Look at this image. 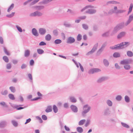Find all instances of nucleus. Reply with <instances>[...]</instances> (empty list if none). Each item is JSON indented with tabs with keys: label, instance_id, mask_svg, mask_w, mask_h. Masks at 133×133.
I'll use <instances>...</instances> for the list:
<instances>
[{
	"label": "nucleus",
	"instance_id": "nucleus-60",
	"mask_svg": "<svg viewBox=\"0 0 133 133\" xmlns=\"http://www.w3.org/2000/svg\"><path fill=\"white\" fill-rule=\"evenodd\" d=\"M104 49L102 48L101 47L100 48L97 52V54H100L101 52L103 51Z\"/></svg>",
	"mask_w": 133,
	"mask_h": 133
},
{
	"label": "nucleus",
	"instance_id": "nucleus-26",
	"mask_svg": "<svg viewBox=\"0 0 133 133\" xmlns=\"http://www.w3.org/2000/svg\"><path fill=\"white\" fill-rule=\"evenodd\" d=\"M106 103L108 106L111 107L112 106V102L110 100L108 99L107 100L106 102Z\"/></svg>",
	"mask_w": 133,
	"mask_h": 133
},
{
	"label": "nucleus",
	"instance_id": "nucleus-16",
	"mask_svg": "<svg viewBox=\"0 0 133 133\" xmlns=\"http://www.w3.org/2000/svg\"><path fill=\"white\" fill-rule=\"evenodd\" d=\"M7 123L5 121H2L0 122V128H2L5 127Z\"/></svg>",
	"mask_w": 133,
	"mask_h": 133
},
{
	"label": "nucleus",
	"instance_id": "nucleus-18",
	"mask_svg": "<svg viewBox=\"0 0 133 133\" xmlns=\"http://www.w3.org/2000/svg\"><path fill=\"white\" fill-rule=\"evenodd\" d=\"M103 63L105 66H108L109 64V62L108 60L106 59H104L103 60Z\"/></svg>",
	"mask_w": 133,
	"mask_h": 133
},
{
	"label": "nucleus",
	"instance_id": "nucleus-22",
	"mask_svg": "<svg viewBox=\"0 0 133 133\" xmlns=\"http://www.w3.org/2000/svg\"><path fill=\"white\" fill-rule=\"evenodd\" d=\"M121 56L120 53L118 52H115L113 54V56L115 58H117Z\"/></svg>",
	"mask_w": 133,
	"mask_h": 133
},
{
	"label": "nucleus",
	"instance_id": "nucleus-10",
	"mask_svg": "<svg viewBox=\"0 0 133 133\" xmlns=\"http://www.w3.org/2000/svg\"><path fill=\"white\" fill-rule=\"evenodd\" d=\"M71 109L74 112L76 113L77 112L78 110L77 108L75 105H71L70 107Z\"/></svg>",
	"mask_w": 133,
	"mask_h": 133
},
{
	"label": "nucleus",
	"instance_id": "nucleus-44",
	"mask_svg": "<svg viewBox=\"0 0 133 133\" xmlns=\"http://www.w3.org/2000/svg\"><path fill=\"white\" fill-rule=\"evenodd\" d=\"M4 51L5 53L7 55H9L10 54L9 51H8L5 47L3 48Z\"/></svg>",
	"mask_w": 133,
	"mask_h": 133
},
{
	"label": "nucleus",
	"instance_id": "nucleus-54",
	"mask_svg": "<svg viewBox=\"0 0 133 133\" xmlns=\"http://www.w3.org/2000/svg\"><path fill=\"white\" fill-rule=\"evenodd\" d=\"M115 11L113 9H112L109 11L108 12V14L109 15H111L113 13H115Z\"/></svg>",
	"mask_w": 133,
	"mask_h": 133
},
{
	"label": "nucleus",
	"instance_id": "nucleus-5",
	"mask_svg": "<svg viewBox=\"0 0 133 133\" xmlns=\"http://www.w3.org/2000/svg\"><path fill=\"white\" fill-rule=\"evenodd\" d=\"M108 79L107 77H102L99 78L97 80V82L98 83H101Z\"/></svg>",
	"mask_w": 133,
	"mask_h": 133
},
{
	"label": "nucleus",
	"instance_id": "nucleus-56",
	"mask_svg": "<svg viewBox=\"0 0 133 133\" xmlns=\"http://www.w3.org/2000/svg\"><path fill=\"white\" fill-rule=\"evenodd\" d=\"M42 98L40 97H35V98H33L32 99H31V101H37L39 99H41Z\"/></svg>",
	"mask_w": 133,
	"mask_h": 133
},
{
	"label": "nucleus",
	"instance_id": "nucleus-21",
	"mask_svg": "<svg viewBox=\"0 0 133 133\" xmlns=\"http://www.w3.org/2000/svg\"><path fill=\"white\" fill-rule=\"evenodd\" d=\"M101 71V69L98 68L92 69V74L100 72Z\"/></svg>",
	"mask_w": 133,
	"mask_h": 133
},
{
	"label": "nucleus",
	"instance_id": "nucleus-39",
	"mask_svg": "<svg viewBox=\"0 0 133 133\" xmlns=\"http://www.w3.org/2000/svg\"><path fill=\"white\" fill-rule=\"evenodd\" d=\"M9 89L11 92L14 93L16 91L15 87L13 86L10 87H9Z\"/></svg>",
	"mask_w": 133,
	"mask_h": 133
},
{
	"label": "nucleus",
	"instance_id": "nucleus-13",
	"mask_svg": "<svg viewBox=\"0 0 133 133\" xmlns=\"http://www.w3.org/2000/svg\"><path fill=\"white\" fill-rule=\"evenodd\" d=\"M119 30L116 26L114 27L113 30L111 34V35L112 36L116 34Z\"/></svg>",
	"mask_w": 133,
	"mask_h": 133
},
{
	"label": "nucleus",
	"instance_id": "nucleus-24",
	"mask_svg": "<svg viewBox=\"0 0 133 133\" xmlns=\"http://www.w3.org/2000/svg\"><path fill=\"white\" fill-rule=\"evenodd\" d=\"M127 55L129 57H131L133 56V52L130 51H128L127 52Z\"/></svg>",
	"mask_w": 133,
	"mask_h": 133
},
{
	"label": "nucleus",
	"instance_id": "nucleus-11",
	"mask_svg": "<svg viewBox=\"0 0 133 133\" xmlns=\"http://www.w3.org/2000/svg\"><path fill=\"white\" fill-rule=\"evenodd\" d=\"M125 24V23L124 24V22H122L118 24L116 26L120 30V29L124 28L125 26H126Z\"/></svg>",
	"mask_w": 133,
	"mask_h": 133
},
{
	"label": "nucleus",
	"instance_id": "nucleus-27",
	"mask_svg": "<svg viewBox=\"0 0 133 133\" xmlns=\"http://www.w3.org/2000/svg\"><path fill=\"white\" fill-rule=\"evenodd\" d=\"M98 45V43H97L95 44L92 49V53L94 52L97 49Z\"/></svg>",
	"mask_w": 133,
	"mask_h": 133
},
{
	"label": "nucleus",
	"instance_id": "nucleus-32",
	"mask_svg": "<svg viewBox=\"0 0 133 133\" xmlns=\"http://www.w3.org/2000/svg\"><path fill=\"white\" fill-rule=\"evenodd\" d=\"M70 99L71 102L72 103H75L77 101L76 99L72 97H70Z\"/></svg>",
	"mask_w": 133,
	"mask_h": 133
},
{
	"label": "nucleus",
	"instance_id": "nucleus-7",
	"mask_svg": "<svg viewBox=\"0 0 133 133\" xmlns=\"http://www.w3.org/2000/svg\"><path fill=\"white\" fill-rule=\"evenodd\" d=\"M109 48L112 50H117L121 49L119 44L114 46H110Z\"/></svg>",
	"mask_w": 133,
	"mask_h": 133
},
{
	"label": "nucleus",
	"instance_id": "nucleus-4",
	"mask_svg": "<svg viewBox=\"0 0 133 133\" xmlns=\"http://www.w3.org/2000/svg\"><path fill=\"white\" fill-rule=\"evenodd\" d=\"M75 41V38L73 37L70 36L68 38L66 42L68 44H71L74 42Z\"/></svg>",
	"mask_w": 133,
	"mask_h": 133
},
{
	"label": "nucleus",
	"instance_id": "nucleus-19",
	"mask_svg": "<svg viewBox=\"0 0 133 133\" xmlns=\"http://www.w3.org/2000/svg\"><path fill=\"white\" fill-rule=\"evenodd\" d=\"M30 52L29 50H27L25 51L24 56L25 57H28L30 55Z\"/></svg>",
	"mask_w": 133,
	"mask_h": 133
},
{
	"label": "nucleus",
	"instance_id": "nucleus-58",
	"mask_svg": "<svg viewBox=\"0 0 133 133\" xmlns=\"http://www.w3.org/2000/svg\"><path fill=\"white\" fill-rule=\"evenodd\" d=\"M27 67V65L23 63L22 64L21 67V69H23L26 68Z\"/></svg>",
	"mask_w": 133,
	"mask_h": 133
},
{
	"label": "nucleus",
	"instance_id": "nucleus-34",
	"mask_svg": "<svg viewBox=\"0 0 133 133\" xmlns=\"http://www.w3.org/2000/svg\"><path fill=\"white\" fill-rule=\"evenodd\" d=\"M37 53L39 54H43L44 51V50L41 49H38L37 50Z\"/></svg>",
	"mask_w": 133,
	"mask_h": 133
},
{
	"label": "nucleus",
	"instance_id": "nucleus-6",
	"mask_svg": "<svg viewBox=\"0 0 133 133\" xmlns=\"http://www.w3.org/2000/svg\"><path fill=\"white\" fill-rule=\"evenodd\" d=\"M121 49H122L123 48L122 47L124 46L125 45V47H127L130 44V43L129 42H122L120 44H119Z\"/></svg>",
	"mask_w": 133,
	"mask_h": 133
},
{
	"label": "nucleus",
	"instance_id": "nucleus-31",
	"mask_svg": "<svg viewBox=\"0 0 133 133\" xmlns=\"http://www.w3.org/2000/svg\"><path fill=\"white\" fill-rule=\"evenodd\" d=\"M77 131L79 133H82L83 131V130L82 128L80 127H78L77 128Z\"/></svg>",
	"mask_w": 133,
	"mask_h": 133
},
{
	"label": "nucleus",
	"instance_id": "nucleus-8",
	"mask_svg": "<svg viewBox=\"0 0 133 133\" xmlns=\"http://www.w3.org/2000/svg\"><path fill=\"white\" fill-rule=\"evenodd\" d=\"M23 105H21V104L19 105L16 104L14 105V109H16L17 110H20L21 109H23L25 108V106L24 107H20V106H21Z\"/></svg>",
	"mask_w": 133,
	"mask_h": 133
},
{
	"label": "nucleus",
	"instance_id": "nucleus-45",
	"mask_svg": "<svg viewBox=\"0 0 133 133\" xmlns=\"http://www.w3.org/2000/svg\"><path fill=\"white\" fill-rule=\"evenodd\" d=\"M15 14V12H12L11 14L6 15V16L8 18H11L14 16Z\"/></svg>",
	"mask_w": 133,
	"mask_h": 133
},
{
	"label": "nucleus",
	"instance_id": "nucleus-53",
	"mask_svg": "<svg viewBox=\"0 0 133 133\" xmlns=\"http://www.w3.org/2000/svg\"><path fill=\"white\" fill-rule=\"evenodd\" d=\"M122 98V96L120 95H118L116 98V100L118 101H120Z\"/></svg>",
	"mask_w": 133,
	"mask_h": 133
},
{
	"label": "nucleus",
	"instance_id": "nucleus-36",
	"mask_svg": "<svg viewBox=\"0 0 133 133\" xmlns=\"http://www.w3.org/2000/svg\"><path fill=\"white\" fill-rule=\"evenodd\" d=\"M62 42L61 40L59 39H56L54 41V43L56 44H58L61 43Z\"/></svg>",
	"mask_w": 133,
	"mask_h": 133
},
{
	"label": "nucleus",
	"instance_id": "nucleus-49",
	"mask_svg": "<svg viewBox=\"0 0 133 133\" xmlns=\"http://www.w3.org/2000/svg\"><path fill=\"white\" fill-rule=\"evenodd\" d=\"M1 93L2 95L5 96L7 94L8 92L7 90H5L3 91H2Z\"/></svg>",
	"mask_w": 133,
	"mask_h": 133
},
{
	"label": "nucleus",
	"instance_id": "nucleus-2",
	"mask_svg": "<svg viewBox=\"0 0 133 133\" xmlns=\"http://www.w3.org/2000/svg\"><path fill=\"white\" fill-rule=\"evenodd\" d=\"M132 60L131 59H126L121 61L120 63L121 64L124 65L128 64L131 63Z\"/></svg>",
	"mask_w": 133,
	"mask_h": 133
},
{
	"label": "nucleus",
	"instance_id": "nucleus-30",
	"mask_svg": "<svg viewBox=\"0 0 133 133\" xmlns=\"http://www.w3.org/2000/svg\"><path fill=\"white\" fill-rule=\"evenodd\" d=\"M8 97L11 100H14L15 99L14 95L12 94H9L8 95Z\"/></svg>",
	"mask_w": 133,
	"mask_h": 133
},
{
	"label": "nucleus",
	"instance_id": "nucleus-62",
	"mask_svg": "<svg viewBox=\"0 0 133 133\" xmlns=\"http://www.w3.org/2000/svg\"><path fill=\"white\" fill-rule=\"evenodd\" d=\"M46 44V43L43 41H42L39 43V46H44Z\"/></svg>",
	"mask_w": 133,
	"mask_h": 133
},
{
	"label": "nucleus",
	"instance_id": "nucleus-48",
	"mask_svg": "<svg viewBox=\"0 0 133 133\" xmlns=\"http://www.w3.org/2000/svg\"><path fill=\"white\" fill-rule=\"evenodd\" d=\"M125 100L126 102L128 103L130 101L129 98L128 96H126L125 97Z\"/></svg>",
	"mask_w": 133,
	"mask_h": 133
},
{
	"label": "nucleus",
	"instance_id": "nucleus-25",
	"mask_svg": "<svg viewBox=\"0 0 133 133\" xmlns=\"http://www.w3.org/2000/svg\"><path fill=\"white\" fill-rule=\"evenodd\" d=\"M44 6L43 5L36 6L35 8L38 10H41L42 9H43Z\"/></svg>",
	"mask_w": 133,
	"mask_h": 133
},
{
	"label": "nucleus",
	"instance_id": "nucleus-28",
	"mask_svg": "<svg viewBox=\"0 0 133 133\" xmlns=\"http://www.w3.org/2000/svg\"><path fill=\"white\" fill-rule=\"evenodd\" d=\"M119 2L115 1H111L108 2L107 3V4H119Z\"/></svg>",
	"mask_w": 133,
	"mask_h": 133
},
{
	"label": "nucleus",
	"instance_id": "nucleus-42",
	"mask_svg": "<svg viewBox=\"0 0 133 133\" xmlns=\"http://www.w3.org/2000/svg\"><path fill=\"white\" fill-rule=\"evenodd\" d=\"M91 8V5H87L85 7L83 8V9H82L81 10V12H83V11L84 10H85L86 9H88L89 8Z\"/></svg>",
	"mask_w": 133,
	"mask_h": 133
},
{
	"label": "nucleus",
	"instance_id": "nucleus-46",
	"mask_svg": "<svg viewBox=\"0 0 133 133\" xmlns=\"http://www.w3.org/2000/svg\"><path fill=\"white\" fill-rule=\"evenodd\" d=\"M85 121V120L84 119L81 120L78 123L79 125H82L84 124Z\"/></svg>",
	"mask_w": 133,
	"mask_h": 133
},
{
	"label": "nucleus",
	"instance_id": "nucleus-41",
	"mask_svg": "<svg viewBox=\"0 0 133 133\" xmlns=\"http://www.w3.org/2000/svg\"><path fill=\"white\" fill-rule=\"evenodd\" d=\"M121 124L123 127L127 128H129V126L123 122H121Z\"/></svg>",
	"mask_w": 133,
	"mask_h": 133
},
{
	"label": "nucleus",
	"instance_id": "nucleus-38",
	"mask_svg": "<svg viewBox=\"0 0 133 133\" xmlns=\"http://www.w3.org/2000/svg\"><path fill=\"white\" fill-rule=\"evenodd\" d=\"M124 68L127 70H128L130 68V66L128 64H126L124 65Z\"/></svg>",
	"mask_w": 133,
	"mask_h": 133
},
{
	"label": "nucleus",
	"instance_id": "nucleus-61",
	"mask_svg": "<svg viewBox=\"0 0 133 133\" xmlns=\"http://www.w3.org/2000/svg\"><path fill=\"white\" fill-rule=\"evenodd\" d=\"M16 28H17L18 30L20 32H22V28L20 27L17 25H16Z\"/></svg>",
	"mask_w": 133,
	"mask_h": 133
},
{
	"label": "nucleus",
	"instance_id": "nucleus-63",
	"mask_svg": "<svg viewBox=\"0 0 133 133\" xmlns=\"http://www.w3.org/2000/svg\"><path fill=\"white\" fill-rule=\"evenodd\" d=\"M42 119L44 120L45 121L47 119V116L45 115H43L42 116Z\"/></svg>",
	"mask_w": 133,
	"mask_h": 133
},
{
	"label": "nucleus",
	"instance_id": "nucleus-14",
	"mask_svg": "<svg viewBox=\"0 0 133 133\" xmlns=\"http://www.w3.org/2000/svg\"><path fill=\"white\" fill-rule=\"evenodd\" d=\"M59 30L58 29L54 30L53 31V34L55 36H58L59 35Z\"/></svg>",
	"mask_w": 133,
	"mask_h": 133
},
{
	"label": "nucleus",
	"instance_id": "nucleus-50",
	"mask_svg": "<svg viewBox=\"0 0 133 133\" xmlns=\"http://www.w3.org/2000/svg\"><path fill=\"white\" fill-rule=\"evenodd\" d=\"M63 25L66 27H70L71 26V24L67 23L66 22H64Z\"/></svg>",
	"mask_w": 133,
	"mask_h": 133
},
{
	"label": "nucleus",
	"instance_id": "nucleus-47",
	"mask_svg": "<svg viewBox=\"0 0 133 133\" xmlns=\"http://www.w3.org/2000/svg\"><path fill=\"white\" fill-rule=\"evenodd\" d=\"M125 12V11L123 10H119L115 11V13L117 14L118 13H122Z\"/></svg>",
	"mask_w": 133,
	"mask_h": 133
},
{
	"label": "nucleus",
	"instance_id": "nucleus-9",
	"mask_svg": "<svg viewBox=\"0 0 133 133\" xmlns=\"http://www.w3.org/2000/svg\"><path fill=\"white\" fill-rule=\"evenodd\" d=\"M39 34L41 35H44L46 32V29L44 28H40L38 30Z\"/></svg>",
	"mask_w": 133,
	"mask_h": 133
},
{
	"label": "nucleus",
	"instance_id": "nucleus-3",
	"mask_svg": "<svg viewBox=\"0 0 133 133\" xmlns=\"http://www.w3.org/2000/svg\"><path fill=\"white\" fill-rule=\"evenodd\" d=\"M42 15V14L38 11H36L33 13H31L30 15V16L31 17L40 16Z\"/></svg>",
	"mask_w": 133,
	"mask_h": 133
},
{
	"label": "nucleus",
	"instance_id": "nucleus-52",
	"mask_svg": "<svg viewBox=\"0 0 133 133\" xmlns=\"http://www.w3.org/2000/svg\"><path fill=\"white\" fill-rule=\"evenodd\" d=\"M28 76L30 80V82L32 83V75L31 74H28Z\"/></svg>",
	"mask_w": 133,
	"mask_h": 133
},
{
	"label": "nucleus",
	"instance_id": "nucleus-23",
	"mask_svg": "<svg viewBox=\"0 0 133 133\" xmlns=\"http://www.w3.org/2000/svg\"><path fill=\"white\" fill-rule=\"evenodd\" d=\"M51 38V35L49 34H48L46 35L45 36V40L47 41H50Z\"/></svg>",
	"mask_w": 133,
	"mask_h": 133
},
{
	"label": "nucleus",
	"instance_id": "nucleus-55",
	"mask_svg": "<svg viewBox=\"0 0 133 133\" xmlns=\"http://www.w3.org/2000/svg\"><path fill=\"white\" fill-rule=\"evenodd\" d=\"M83 28L85 30H87L88 27V25L85 24H83L82 25Z\"/></svg>",
	"mask_w": 133,
	"mask_h": 133
},
{
	"label": "nucleus",
	"instance_id": "nucleus-17",
	"mask_svg": "<svg viewBox=\"0 0 133 133\" xmlns=\"http://www.w3.org/2000/svg\"><path fill=\"white\" fill-rule=\"evenodd\" d=\"M52 110V108L51 106L49 105L47 107L46 109L45 110V111L46 112L48 113L51 112Z\"/></svg>",
	"mask_w": 133,
	"mask_h": 133
},
{
	"label": "nucleus",
	"instance_id": "nucleus-29",
	"mask_svg": "<svg viewBox=\"0 0 133 133\" xmlns=\"http://www.w3.org/2000/svg\"><path fill=\"white\" fill-rule=\"evenodd\" d=\"M14 6V3H12L11 5L9 7L7 10L8 12H9L12 10Z\"/></svg>",
	"mask_w": 133,
	"mask_h": 133
},
{
	"label": "nucleus",
	"instance_id": "nucleus-37",
	"mask_svg": "<svg viewBox=\"0 0 133 133\" xmlns=\"http://www.w3.org/2000/svg\"><path fill=\"white\" fill-rule=\"evenodd\" d=\"M82 39V35L80 34H78L77 37V40L78 41H80Z\"/></svg>",
	"mask_w": 133,
	"mask_h": 133
},
{
	"label": "nucleus",
	"instance_id": "nucleus-15",
	"mask_svg": "<svg viewBox=\"0 0 133 133\" xmlns=\"http://www.w3.org/2000/svg\"><path fill=\"white\" fill-rule=\"evenodd\" d=\"M126 34L125 32H122L120 33L117 36V38L118 39H119L122 37L124 36Z\"/></svg>",
	"mask_w": 133,
	"mask_h": 133
},
{
	"label": "nucleus",
	"instance_id": "nucleus-35",
	"mask_svg": "<svg viewBox=\"0 0 133 133\" xmlns=\"http://www.w3.org/2000/svg\"><path fill=\"white\" fill-rule=\"evenodd\" d=\"M53 110L54 112L55 113H57L58 111V109L57 107L55 105H53Z\"/></svg>",
	"mask_w": 133,
	"mask_h": 133
},
{
	"label": "nucleus",
	"instance_id": "nucleus-1",
	"mask_svg": "<svg viewBox=\"0 0 133 133\" xmlns=\"http://www.w3.org/2000/svg\"><path fill=\"white\" fill-rule=\"evenodd\" d=\"M83 109L84 111L82 112V115L83 116H85V114L90 110V108L89 107H88V105H86L84 106Z\"/></svg>",
	"mask_w": 133,
	"mask_h": 133
},
{
	"label": "nucleus",
	"instance_id": "nucleus-57",
	"mask_svg": "<svg viewBox=\"0 0 133 133\" xmlns=\"http://www.w3.org/2000/svg\"><path fill=\"white\" fill-rule=\"evenodd\" d=\"M109 35V32H108L105 33L102 35V36L103 37H107Z\"/></svg>",
	"mask_w": 133,
	"mask_h": 133
},
{
	"label": "nucleus",
	"instance_id": "nucleus-59",
	"mask_svg": "<svg viewBox=\"0 0 133 133\" xmlns=\"http://www.w3.org/2000/svg\"><path fill=\"white\" fill-rule=\"evenodd\" d=\"M11 67V64L10 63H8L6 65V68L7 69H10Z\"/></svg>",
	"mask_w": 133,
	"mask_h": 133
},
{
	"label": "nucleus",
	"instance_id": "nucleus-33",
	"mask_svg": "<svg viewBox=\"0 0 133 133\" xmlns=\"http://www.w3.org/2000/svg\"><path fill=\"white\" fill-rule=\"evenodd\" d=\"M3 59L6 63H8L9 62V59L6 56H3Z\"/></svg>",
	"mask_w": 133,
	"mask_h": 133
},
{
	"label": "nucleus",
	"instance_id": "nucleus-12",
	"mask_svg": "<svg viewBox=\"0 0 133 133\" xmlns=\"http://www.w3.org/2000/svg\"><path fill=\"white\" fill-rule=\"evenodd\" d=\"M32 32L33 35L37 37L39 36L38 33L36 29L35 28H33L32 29Z\"/></svg>",
	"mask_w": 133,
	"mask_h": 133
},
{
	"label": "nucleus",
	"instance_id": "nucleus-51",
	"mask_svg": "<svg viewBox=\"0 0 133 133\" xmlns=\"http://www.w3.org/2000/svg\"><path fill=\"white\" fill-rule=\"evenodd\" d=\"M0 104L5 107H7L8 106L4 102H0Z\"/></svg>",
	"mask_w": 133,
	"mask_h": 133
},
{
	"label": "nucleus",
	"instance_id": "nucleus-20",
	"mask_svg": "<svg viewBox=\"0 0 133 133\" xmlns=\"http://www.w3.org/2000/svg\"><path fill=\"white\" fill-rule=\"evenodd\" d=\"M110 111L109 109L108 108H106L104 111V114L105 115H107L110 114Z\"/></svg>",
	"mask_w": 133,
	"mask_h": 133
},
{
	"label": "nucleus",
	"instance_id": "nucleus-64",
	"mask_svg": "<svg viewBox=\"0 0 133 133\" xmlns=\"http://www.w3.org/2000/svg\"><path fill=\"white\" fill-rule=\"evenodd\" d=\"M115 68L117 69H119L121 68L120 66H119L117 63H116L115 64Z\"/></svg>",
	"mask_w": 133,
	"mask_h": 133
},
{
	"label": "nucleus",
	"instance_id": "nucleus-43",
	"mask_svg": "<svg viewBox=\"0 0 133 133\" xmlns=\"http://www.w3.org/2000/svg\"><path fill=\"white\" fill-rule=\"evenodd\" d=\"M133 8V5L132 4H131L129 8V11L128 13V15L132 11Z\"/></svg>",
	"mask_w": 133,
	"mask_h": 133
},
{
	"label": "nucleus",
	"instance_id": "nucleus-40",
	"mask_svg": "<svg viewBox=\"0 0 133 133\" xmlns=\"http://www.w3.org/2000/svg\"><path fill=\"white\" fill-rule=\"evenodd\" d=\"M11 123L15 127H17L18 125L17 122L15 120H13L11 121Z\"/></svg>",
	"mask_w": 133,
	"mask_h": 133
}]
</instances>
